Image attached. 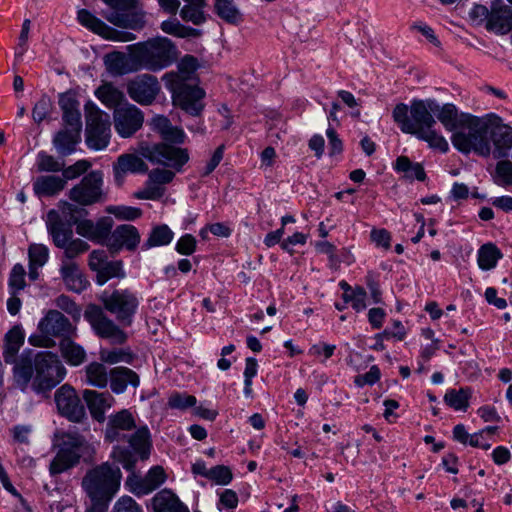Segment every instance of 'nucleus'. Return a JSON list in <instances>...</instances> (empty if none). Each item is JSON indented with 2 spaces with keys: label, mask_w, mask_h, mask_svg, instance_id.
Here are the masks:
<instances>
[{
  "label": "nucleus",
  "mask_w": 512,
  "mask_h": 512,
  "mask_svg": "<svg viewBox=\"0 0 512 512\" xmlns=\"http://www.w3.org/2000/svg\"><path fill=\"white\" fill-rule=\"evenodd\" d=\"M64 166V162L56 160L53 156L48 155L45 152H40L38 154L37 168L40 172H59L63 170Z\"/></svg>",
  "instance_id": "49"
},
{
  "label": "nucleus",
  "mask_w": 512,
  "mask_h": 512,
  "mask_svg": "<svg viewBox=\"0 0 512 512\" xmlns=\"http://www.w3.org/2000/svg\"><path fill=\"white\" fill-rule=\"evenodd\" d=\"M224 150H225L224 144H221L220 146H218L216 148V150L213 152L210 160L206 164L201 176H203V177L208 176L215 170V168L220 164V162L223 159Z\"/></svg>",
  "instance_id": "61"
},
{
  "label": "nucleus",
  "mask_w": 512,
  "mask_h": 512,
  "mask_svg": "<svg viewBox=\"0 0 512 512\" xmlns=\"http://www.w3.org/2000/svg\"><path fill=\"white\" fill-rule=\"evenodd\" d=\"M128 53L114 52L106 57L107 69L114 75H125L142 70L137 50L127 47Z\"/></svg>",
  "instance_id": "21"
},
{
  "label": "nucleus",
  "mask_w": 512,
  "mask_h": 512,
  "mask_svg": "<svg viewBox=\"0 0 512 512\" xmlns=\"http://www.w3.org/2000/svg\"><path fill=\"white\" fill-rule=\"evenodd\" d=\"M52 108L53 102L51 97L47 94L41 95L32 109V118L34 122L36 124H41L46 118L50 116Z\"/></svg>",
  "instance_id": "48"
},
{
  "label": "nucleus",
  "mask_w": 512,
  "mask_h": 512,
  "mask_svg": "<svg viewBox=\"0 0 512 512\" xmlns=\"http://www.w3.org/2000/svg\"><path fill=\"white\" fill-rule=\"evenodd\" d=\"M130 446L140 454L141 459L145 460L149 455V431L143 427L135 431V433L128 438Z\"/></svg>",
  "instance_id": "46"
},
{
  "label": "nucleus",
  "mask_w": 512,
  "mask_h": 512,
  "mask_svg": "<svg viewBox=\"0 0 512 512\" xmlns=\"http://www.w3.org/2000/svg\"><path fill=\"white\" fill-rule=\"evenodd\" d=\"M80 130H59L54 136L53 143L57 152L62 156L73 153L80 142Z\"/></svg>",
  "instance_id": "31"
},
{
  "label": "nucleus",
  "mask_w": 512,
  "mask_h": 512,
  "mask_svg": "<svg viewBox=\"0 0 512 512\" xmlns=\"http://www.w3.org/2000/svg\"><path fill=\"white\" fill-rule=\"evenodd\" d=\"M453 145L461 152L471 150L489 155L490 140L494 144V157L502 158L512 148V130H456L451 137Z\"/></svg>",
  "instance_id": "6"
},
{
  "label": "nucleus",
  "mask_w": 512,
  "mask_h": 512,
  "mask_svg": "<svg viewBox=\"0 0 512 512\" xmlns=\"http://www.w3.org/2000/svg\"><path fill=\"white\" fill-rule=\"evenodd\" d=\"M106 211L121 220H135L142 214L139 208L129 206H109Z\"/></svg>",
  "instance_id": "52"
},
{
  "label": "nucleus",
  "mask_w": 512,
  "mask_h": 512,
  "mask_svg": "<svg viewBox=\"0 0 512 512\" xmlns=\"http://www.w3.org/2000/svg\"><path fill=\"white\" fill-rule=\"evenodd\" d=\"M143 158L135 153H125L117 158L113 163L114 180L117 186L123 185L127 173L148 172V165Z\"/></svg>",
  "instance_id": "22"
},
{
  "label": "nucleus",
  "mask_w": 512,
  "mask_h": 512,
  "mask_svg": "<svg viewBox=\"0 0 512 512\" xmlns=\"http://www.w3.org/2000/svg\"><path fill=\"white\" fill-rule=\"evenodd\" d=\"M485 28L497 35L509 33L512 29V8L503 0H491L489 19Z\"/></svg>",
  "instance_id": "20"
},
{
  "label": "nucleus",
  "mask_w": 512,
  "mask_h": 512,
  "mask_svg": "<svg viewBox=\"0 0 512 512\" xmlns=\"http://www.w3.org/2000/svg\"><path fill=\"white\" fill-rule=\"evenodd\" d=\"M100 300L104 309L115 316L118 324L95 304L87 306L84 318L99 337L108 339L112 344H124L127 334L121 326L132 325L140 304L137 295L129 289H116L110 293L104 292Z\"/></svg>",
  "instance_id": "1"
},
{
  "label": "nucleus",
  "mask_w": 512,
  "mask_h": 512,
  "mask_svg": "<svg viewBox=\"0 0 512 512\" xmlns=\"http://www.w3.org/2000/svg\"><path fill=\"white\" fill-rule=\"evenodd\" d=\"M25 269L21 264L13 266L9 278V286L13 289V294L22 290L25 287Z\"/></svg>",
  "instance_id": "53"
},
{
  "label": "nucleus",
  "mask_w": 512,
  "mask_h": 512,
  "mask_svg": "<svg viewBox=\"0 0 512 512\" xmlns=\"http://www.w3.org/2000/svg\"><path fill=\"white\" fill-rule=\"evenodd\" d=\"M196 239L191 234L182 236L177 244L176 250L183 255H190L195 251Z\"/></svg>",
  "instance_id": "62"
},
{
  "label": "nucleus",
  "mask_w": 512,
  "mask_h": 512,
  "mask_svg": "<svg viewBox=\"0 0 512 512\" xmlns=\"http://www.w3.org/2000/svg\"><path fill=\"white\" fill-rule=\"evenodd\" d=\"M116 128H141L144 122L142 111L135 105L124 102L114 111Z\"/></svg>",
  "instance_id": "27"
},
{
  "label": "nucleus",
  "mask_w": 512,
  "mask_h": 512,
  "mask_svg": "<svg viewBox=\"0 0 512 512\" xmlns=\"http://www.w3.org/2000/svg\"><path fill=\"white\" fill-rule=\"evenodd\" d=\"M31 266H43L49 257L48 248L43 244H31L28 249Z\"/></svg>",
  "instance_id": "50"
},
{
  "label": "nucleus",
  "mask_w": 512,
  "mask_h": 512,
  "mask_svg": "<svg viewBox=\"0 0 512 512\" xmlns=\"http://www.w3.org/2000/svg\"><path fill=\"white\" fill-rule=\"evenodd\" d=\"M90 167H91V163L89 161L79 160L76 163H74L73 165H71L67 168H63V170H61L63 179H65V180L74 179V178L84 174L85 172H87Z\"/></svg>",
  "instance_id": "58"
},
{
  "label": "nucleus",
  "mask_w": 512,
  "mask_h": 512,
  "mask_svg": "<svg viewBox=\"0 0 512 512\" xmlns=\"http://www.w3.org/2000/svg\"><path fill=\"white\" fill-rule=\"evenodd\" d=\"M66 180L60 176H40L33 183V190L39 197H49L64 189Z\"/></svg>",
  "instance_id": "29"
},
{
  "label": "nucleus",
  "mask_w": 512,
  "mask_h": 512,
  "mask_svg": "<svg viewBox=\"0 0 512 512\" xmlns=\"http://www.w3.org/2000/svg\"><path fill=\"white\" fill-rule=\"evenodd\" d=\"M407 132L415 135L419 140L425 141L428 143L429 147L432 149H437L441 152H446L448 150V142L446 139L440 135L437 130H406Z\"/></svg>",
  "instance_id": "39"
},
{
  "label": "nucleus",
  "mask_w": 512,
  "mask_h": 512,
  "mask_svg": "<svg viewBox=\"0 0 512 512\" xmlns=\"http://www.w3.org/2000/svg\"><path fill=\"white\" fill-rule=\"evenodd\" d=\"M78 20L83 26L99 35L108 36L110 32V28L102 20L86 9L78 12Z\"/></svg>",
  "instance_id": "41"
},
{
  "label": "nucleus",
  "mask_w": 512,
  "mask_h": 512,
  "mask_svg": "<svg viewBox=\"0 0 512 512\" xmlns=\"http://www.w3.org/2000/svg\"><path fill=\"white\" fill-rule=\"evenodd\" d=\"M95 97L107 108H119L125 100L124 93L112 83H104L94 91Z\"/></svg>",
  "instance_id": "30"
},
{
  "label": "nucleus",
  "mask_w": 512,
  "mask_h": 512,
  "mask_svg": "<svg viewBox=\"0 0 512 512\" xmlns=\"http://www.w3.org/2000/svg\"><path fill=\"white\" fill-rule=\"evenodd\" d=\"M435 111H437L436 99L414 98L410 101V105L397 104L392 116L401 128H432L436 123Z\"/></svg>",
  "instance_id": "9"
},
{
  "label": "nucleus",
  "mask_w": 512,
  "mask_h": 512,
  "mask_svg": "<svg viewBox=\"0 0 512 512\" xmlns=\"http://www.w3.org/2000/svg\"><path fill=\"white\" fill-rule=\"evenodd\" d=\"M186 4L180 10V16L184 21L201 25L206 21L203 11L204 0H183Z\"/></svg>",
  "instance_id": "34"
},
{
  "label": "nucleus",
  "mask_w": 512,
  "mask_h": 512,
  "mask_svg": "<svg viewBox=\"0 0 512 512\" xmlns=\"http://www.w3.org/2000/svg\"><path fill=\"white\" fill-rule=\"evenodd\" d=\"M58 440V451L52 459L49 471L51 475L61 474L79 464L93 460L95 449L77 432H59L55 435Z\"/></svg>",
  "instance_id": "7"
},
{
  "label": "nucleus",
  "mask_w": 512,
  "mask_h": 512,
  "mask_svg": "<svg viewBox=\"0 0 512 512\" xmlns=\"http://www.w3.org/2000/svg\"><path fill=\"white\" fill-rule=\"evenodd\" d=\"M166 479V474L164 469L161 466H154L151 468L146 476L144 477V488H137L139 492L142 493H151L155 489H157L162 483H164Z\"/></svg>",
  "instance_id": "47"
},
{
  "label": "nucleus",
  "mask_w": 512,
  "mask_h": 512,
  "mask_svg": "<svg viewBox=\"0 0 512 512\" xmlns=\"http://www.w3.org/2000/svg\"><path fill=\"white\" fill-rule=\"evenodd\" d=\"M85 144L91 150L105 149L111 139L109 130H85Z\"/></svg>",
  "instance_id": "43"
},
{
  "label": "nucleus",
  "mask_w": 512,
  "mask_h": 512,
  "mask_svg": "<svg viewBox=\"0 0 512 512\" xmlns=\"http://www.w3.org/2000/svg\"><path fill=\"white\" fill-rule=\"evenodd\" d=\"M160 131L161 142L151 143L142 140L138 143L136 152L154 165L181 172L190 159L188 149L178 146L185 139L183 130Z\"/></svg>",
  "instance_id": "5"
},
{
  "label": "nucleus",
  "mask_w": 512,
  "mask_h": 512,
  "mask_svg": "<svg viewBox=\"0 0 512 512\" xmlns=\"http://www.w3.org/2000/svg\"><path fill=\"white\" fill-rule=\"evenodd\" d=\"M112 457L120 462L125 469L133 470L136 460L129 450L116 447L112 452Z\"/></svg>",
  "instance_id": "60"
},
{
  "label": "nucleus",
  "mask_w": 512,
  "mask_h": 512,
  "mask_svg": "<svg viewBox=\"0 0 512 512\" xmlns=\"http://www.w3.org/2000/svg\"><path fill=\"white\" fill-rule=\"evenodd\" d=\"M88 265L96 273V281L99 285L105 284L111 278L125 276L122 261H109L105 250H93L89 255Z\"/></svg>",
  "instance_id": "15"
},
{
  "label": "nucleus",
  "mask_w": 512,
  "mask_h": 512,
  "mask_svg": "<svg viewBox=\"0 0 512 512\" xmlns=\"http://www.w3.org/2000/svg\"><path fill=\"white\" fill-rule=\"evenodd\" d=\"M33 363L32 390L37 394L52 390L66 375V369L59 357L52 352H33Z\"/></svg>",
  "instance_id": "11"
},
{
  "label": "nucleus",
  "mask_w": 512,
  "mask_h": 512,
  "mask_svg": "<svg viewBox=\"0 0 512 512\" xmlns=\"http://www.w3.org/2000/svg\"><path fill=\"white\" fill-rule=\"evenodd\" d=\"M58 104L62 112V120L70 128H82V114L77 92L69 89L59 93Z\"/></svg>",
  "instance_id": "23"
},
{
  "label": "nucleus",
  "mask_w": 512,
  "mask_h": 512,
  "mask_svg": "<svg viewBox=\"0 0 512 512\" xmlns=\"http://www.w3.org/2000/svg\"><path fill=\"white\" fill-rule=\"evenodd\" d=\"M55 403L59 413L72 422L79 423L85 416L86 411L81 403L76 390L69 384L58 388L54 394Z\"/></svg>",
  "instance_id": "14"
},
{
  "label": "nucleus",
  "mask_w": 512,
  "mask_h": 512,
  "mask_svg": "<svg viewBox=\"0 0 512 512\" xmlns=\"http://www.w3.org/2000/svg\"><path fill=\"white\" fill-rule=\"evenodd\" d=\"M173 239V232L167 225H160L155 227L150 233L149 238L143 244L145 249H150L155 246H163L169 244Z\"/></svg>",
  "instance_id": "45"
},
{
  "label": "nucleus",
  "mask_w": 512,
  "mask_h": 512,
  "mask_svg": "<svg viewBox=\"0 0 512 512\" xmlns=\"http://www.w3.org/2000/svg\"><path fill=\"white\" fill-rule=\"evenodd\" d=\"M100 360L108 364H116L122 361L129 363L131 361V355L129 352L123 350H101Z\"/></svg>",
  "instance_id": "57"
},
{
  "label": "nucleus",
  "mask_w": 512,
  "mask_h": 512,
  "mask_svg": "<svg viewBox=\"0 0 512 512\" xmlns=\"http://www.w3.org/2000/svg\"><path fill=\"white\" fill-rule=\"evenodd\" d=\"M471 394V389L468 387L459 390L451 389L445 394L444 401L455 410L465 411L469 406Z\"/></svg>",
  "instance_id": "40"
},
{
  "label": "nucleus",
  "mask_w": 512,
  "mask_h": 512,
  "mask_svg": "<svg viewBox=\"0 0 512 512\" xmlns=\"http://www.w3.org/2000/svg\"><path fill=\"white\" fill-rule=\"evenodd\" d=\"M113 512H143V510L132 497L122 496L114 504Z\"/></svg>",
  "instance_id": "59"
},
{
  "label": "nucleus",
  "mask_w": 512,
  "mask_h": 512,
  "mask_svg": "<svg viewBox=\"0 0 512 512\" xmlns=\"http://www.w3.org/2000/svg\"><path fill=\"white\" fill-rule=\"evenodd\" d=\"M107 9L103 15L115 26L140 30L145 24L144 13L137 11V0H102Z\"/></svg>",
  "instance_id": "12"
},
{
  "label": "nucleus",
  "mask_w": 512,
  "mask_h": 512,
  "mask_svg": "<svg viewBox=\"0 0 512 512\" xmlns=\"http://www.w3.org/2000/svg\"><path fill=\"white\" fill-rule=\"evenodd\" d=\"M490 9H488L485 5L475 4L469 11V17L472 21L481 24L488 22Z\"/></svg>",
  "instance_id": "63"
},
{
  "label": "nucleus",
  "mask_w": 512,
  "mask_h": 512,
  "mask_svg": "<svg viewBox=\"0 0 512 512\" xmlns=\"http://www.w3.org/2000/svg\"><path fill=\"white\" fill-rule=\"evenodd\" d=\"M175 177V171L166 168H155L148 173V178L151 182H154L162 187L173 181Z\"/></svg>",
  "instance_id": "54"
},
{
  "label": "nucleus",
  "mask_w": 512,
  "mask_h": 512,
  "mask_svg": "<svg viewBox=\"0 0 512 512\" xmlns=\"http://www.w3.org/2000/svg\"><path fill=\"white\" fill-rule=\"evenodd\" d=\"M13 364V383L16 388L26 392L34 378L33 350L24 351Z\"/></svg>",
  "instance_id": "24"
},
{
  "label": "nucleus",
  "mask_w": 512,
  "mask_h": 512,
  "mask_svg": "<svg viewBox=\"0 0 512 512\" xmlns=\"http://www.w3.org/2000/svg\"><path fill=\"white\" fill-rule=\"evenodd\" d=\"M371 240L376 243L377 246H381L385 249H389L391 244V234L386 229H372Z\"/></svg>",
  "instance_id": "64"
},
{
  "label": "nucleus",
  "mask_w": 512,
  "mask_h": 512,
  "mask_svg": "<svg viewBox=\"0 0 512 512\" xmlns=\"http://www.w3.org/2000/svg\"><path fill=\"white\" fill-rule=\"evenodd\" d=\"M139 243L140 234L137 228L130 224H123L111 230L106 246L112 254H115L123 248L134 251Z\"/></svg>",
  "instance_id": "19"
},
{
  "label": "nucleus",
  "mask_w": 512,
  "mask_h": 512,
  "mask_svg": "<svg viewBox=\"0 0 512 512\" xmlns=\"http://www.w3.org/2000/svg\"><path fill=\"white\" fill-rule=\"evenodd\" d=\"M86 128H106L109 124V115L101 110L91 99L84 104Z\"/></svg>",
  "instance_id": "33"
},
{
  "label": "nucleus",
  "mask_w": 512,
  "mask_h": 512,
  "mask_svg": "<svg viewBox=\"0 0 512 512\" xmlns=\"http://www.w3.org/2000/svg\"><path fill=\"white\" fill-rule=\"evenodd\" d=\"M437 119L445 126L452 128H512L511 123H504L502 118L495 113H488L483 117H477L470 113L459 112L453 103H445L442 106L437 102Z\"/></svg>",
  "instance_id": "10"
},
{
  "label": "nucleus",
  "mask_w": 512,
  "mask_h": 512,
  "mask_svg": "<svg viewBox=\"0 0 512 512\" xmlns=\"http://www.w3.org/2000/svg\"><path fill=\"white\" fill-rule=\"evenodd\" d=\"M158 79L151 74H140L127 83L129 97L141 105H150L160 92Z\"/></svg>",
  "instance_id": "16"
},
{
  "label": "nucleus",
  "mask_w": 512,
  "mask_h": 512,
  "mask_svg": "<svg viewBox=\"0 0 512 512\" xmlns=\"http://www.w3.org/2000/svg\"><path fill=\"white\" fill-rule=\"evenodd\" d=\"M60 350L63 358L74 366L80 365L86 358L85 350L73 342L71 337H66L60 341Z\"/></svg>",
  "instance_id": "35"
},
{
  "label": "nucleus",
  "mask_w": 512,
  "mask_h": 512,
  "mask_svg": "<svg viewBox=\"0 0 512 512\" xmlns=\"http://www.w3.org/2000/svg\"><path fill=\"white\" fill-rule=\"evenodd\" d=\"M24 343V334L21 328L13 327L5 336L3 358L7 364L17 360L19 349Z\"/></svg>",
  "instance_id": "32"
},
{
  "label": "nucleus",
  "mask_w": 512,
  "mask_h": 512,
  "mask_svg": "<svg viewBox=\"0 0 512 512\" xmlns=\"http://www.w3.org/2000/svg\"><path fill=\"white\" fill-rule=\"evenodd\" d=\"M130 47L137 50L142 70L161 71L177 58L176 46L170 39L162 36L132 44Z\"/></svg>",
  "instance_id": "8"
},
{
  "label": "nucleus",
  "mask_w": 512,
  "mask_h": 512,
  "mask_svg": "<svg viewBox=\"0 0 512 512\" xmlns=\"http://www.w3.org/2000/svg\"><path fill=\"white\" fill-rule=\"evenodd\" d=\"M165 193V187H162L148 178L142 190L135 193L138 199L159 200Z\"/></svg>",
  "instance_id": "51"
},
{
  "label": "nucleus",
  "mask_w": 512,
  "mask_h": 512,
  "mask_svg": "<svg viewBox=\"0 0 512 512\" xmlns=\"http://www.w3.org/2000/svg\"><path fill=\"white\" fill-rule=\"evenodd\" d=\"M85 372L88 384L98 388H105L107 386L110 372L107 371L104 364L92 362L86 366Z\"/></svg>",
  "instance_id": "36"
},
{
  "label": "nucleus",
  "mask_w": 512,
  "mask_h": 512,
  "mask_svg": "<svg viewBox=\"0 0 512 512\" xmlns=\"http://www.w3.org/2000/svg\"><path fill=\"white\" fill-rule=\"evenodd\" d=\"M502 258L501 251L493 243L482 245L478 251V265L482 270L494 268L497 261Z\"/></svg>",
  "instance_id": "38"
},
{
  "label": "nucleus",
  "mask_w": 512,
  "mask_h": 512,
  "mask_svg": "<svg viewBox=\"0 0 512 512\" xmlns=\"http://www.w3.org/2000/svg\"><path fill=\"white\" fill-rule=\"evenodd\" d=\"M196 404V397L192 395L175 393L169 397L168 405L173 409H187Z\"/></svg>",
  "instance_id": "56"
},
{
  "label": "nucleus",
  "mask_w": 512,
  "mask_h": 512,
  "mask_svg": "<svg viewBox=\"0 0 512 512\" xmlns=\"http://www.w3.org/2000/svg\"><path fill=\"white\" fill-rule=\"evenodd\" d=\"M110 386L114 393H122L128 384L137 387L139 385L138 375L127 367H115L110 370Z\"/></svg>",
  "instance_id": "28"
},
{
  "label": "nucleus",
  "mask_w": 512,
  "mask_h": 512,
  "mask_svg": "<svg viewBox=\"0 0 512 512\" xmlns=\"http://www.w3.org/2000/svg\"><path fill=\"white\" fill-rule=\"evenodd\" d=\"M133 416L127 410H122L109 418L105 438L109 442L122 441L127 438L125 432L135 428Z\"/></svg>",
  "instance_id": "25"
},
{
  "label": "nucleus",
  "mask_w": 512,
  "mask_h": 512,
  "mask_svg": "<svg viewBox=\"0 0 512 512\" xmlns=\"http://www.w3.org/2000/svg\"><path fill=\"white\" fill-rule=\"evenodd\" d=\"M68 196L81 206L104 202L106 193L103 190V173L99 170L91 171L69 190Z\"/></svg>",
  "instance_id": "13"
},
{
  "label": "nucleus",
  "mask_w": 512,
  "mask_h": 512,
  "mask_svg": "<svg viewBox=\"0 0 512 512\" xmlns=\"http://www.w3.org/2000/svg\"><path fill=\"white\" fill-rule=\"evenodd\" d=\"M160 28L164 33L179 38L193 37L198 34V31L196 29L184 26L176 18H170L168 20L163 21L160 25Z\"/></svg>",
  "instance_id": "42"
},
{
  "label": "nucleus",
  "mask_w": 512,
  "mask_h": 512,
  "mask_svg": "<svg viewBox=\"0 0 512 512\" xmlns=\"http://www.w3.org/2000/svg\"><path fill=\"white\" fill-rule=\"evenodd\" d=\"M83 398L88 406L92 417L98 422L105 420V411L111 407L113 397L108 392H97L95 390H84Z\"/></svg>",
  "instance_id": "26"
},
{
  "label": "nucleus",
  "mask_w": 512,
  "mask_h": 512,
  "mask_svg": "<svg viewBox=\"0 0 512 512\" xmlns=\"http://www.w3.org/2000/svg\"><path fill=\"white\" fill-rule=\"evenodd\" d=\"M394 169L398 172L404 173L405 177L410 180L417 179L419 181H424L426 179L423 166L419 163H412L406 156H399L396 159Z\"/></svg>",
  "instance_id": "37"
},
{
  "label": "nucleus",
  "mask_w": 512,
  "mask_h": 512,
  "mask_svg": "<svg viewBox=\"0 0 512 512\" xmlns=\"http://www.w3.org/2000/svg\"><path fill=\"white\" fill-rule=\"evenodd\" d=\"M208 479L220 485H227L232 480V472L227 466L217 465L209 470Z\"/></svg>",
  "instance_id": "55"
},
{
  "label": "nucleus",
  "mask_w": 512,
  "mask_h": 512,
  "mask_svg": "<svg viewBox=\"0 0 512 512\" xmlns=\"http://www.w3.org/2000/svg\"><path fill=\"white\" fill-rule=\"evenodd\" d=\"M46 227L54 245L63 250L60 268L63 281L70 290L78 293L83 291L87 282L72 260L88 251L89 244L80 238H73L71 226L64 222L56 210L47 213Z\"/></svg>",
  "instance_id": "2"
},
{
  "label": "nucleus",
  "mask_w": 512,
  "mask_h": 512,
  "mask_svg": "<svg viewBox=\"0 0 512 512\" xmlns=\"http://www.w3.org/2000/svg\"><path fill=\"white\" fill-rule=\"evenodd\" d=\"M197 61L186 56L179 64L178 72H169L163 76L166 88L171 92L173 101L185 112L198 115L203 109L204 91L198 86L195 75Z\"/></svg>",
  "instance_id": "3"
},
{
  "label": "nucleus",
  "mask_w": 512,
  "mask_h": 512,
  "mask_svg": "<svg viewBox=\"0 0 512 512\" xmlns=\"http://www.w3.org/2000/svg\"><path fill=\"white\" fill-rule=\"evenodd\" d=\"M217 15L228 23L235 24L240 21L241 14L232 0H215Z\"/></svg>",
  "instance_id": "44"
},
{
  "label": "nucleus",
  "mask_w": 512,
  "mask_h": 512,
  "mask_svg": "<svg viewBox=\"0 0 512 512\" xmlns=\"http://www.w3.org/2000/svg\"><path fill=\"white\" fill-rule=\"evenodd\" d=\"M75 224L77 234L90 241L106 246L114 221L109 216H103L96 222L90 219H83L75 221Z\"/></svg>",
  "instance_id": "17"
},
{
  "label": "nucleus",
  "mask_w": 512,
  "mask_h": 512,
  "mask_svg": "<svg viewBox=\"0 0 512 512\" xmlns=\"http://www.w3.org/2000/svg\"><path fill=\"white\" fill-rule=\"evenodd\" d=\"M121 478L120 468L109 462L87 470L81 481V487L91 502L86 512H107L109 503L120 488Z\"/></svg>",
  "instance_id": "4"
},
{
  "label": "nucleus",
  "mask_w": 512,
  "mask_h": 512,
  "mask_svg": "<svg viewBox=\"0 0 512 512\" xmlns=\"http://www.w3.org/2000/svg\"><path fill=\"white\" fill-rule=\"evenodd\" d=\"M41 333L53 337H72L76 334V327L58 310H49L38 324Z\"/></svg>",
  "instance_id": "18"
}]
</instances>
